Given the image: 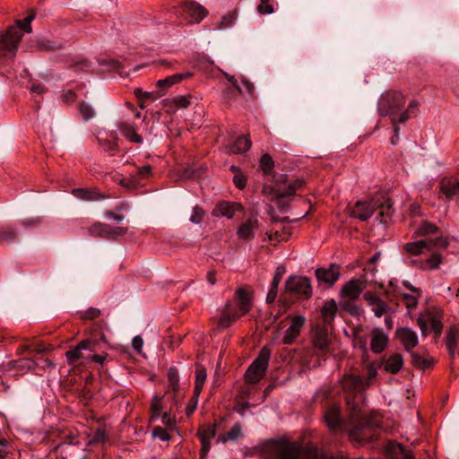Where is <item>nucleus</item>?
Instances as JSON below:
<instances>
[{
	"label": "nucleus",
	"mask_w": 459,
	"mask_h": 459,
	"mask_svg": "<svg viewBox=\"0 0 459 459\" xmlns=\"http://www.w3.org/2000/svg\"><path fill=\"white\" fill-rule=\"evenodd\" d=\"M346 403L349 410L347 421L342 422L340 416V409L335 405L330 406L325 412V421L332 432H337L342 425L347 426L351 440L354 442L370 441L374 438V428L377 426L375 417L364 416L355 396H346Z\"/></svg>",
	"instance_id": "nucleus-1"
},
{
	"label": "nucleus",
	"mask_w": 459,
	"mask_h": 459,
	"mask_svg": "<svg viewBox=\"0 0 459 459\" xmlns=\"http://www.w3.org/2000/svg\"><path fill=\"white\" fill-rule=\"evenodd\" d=\"M254 306V291L246 286L238 287L234 293V301H227L221 311L218 326L228 328L240 317L248 314Z\"/></svg>",
	"instance_id": "nucleus-2"
},
{
	"label": "nucleus",
	"mask_w": 459,
	"mask_h": 459,
	"mask_svg": "<svg viewBox=\"0 0 459 459\" xmlns=\"http://www.w3.org/2000/svg\"><path fill=\"white\" fill-rule=\"evenodd\" d=\"M406 97L401 91L395 90L386 91L378 100V113L382 117H393L404 107Z\"/></svg>",
	"instance_id": "nucleus-3"
},
{
	"label": "nucleus",
	"mask_w": 459,
	"mask_h": 459,
	"mask_svg": "<svg viewBox=\"0 0 459 459\" xmlns=\"http://www.w3.org/2000/svg\"><path fill=\"white\" fill-rule=\"evenodd\" d=\"M22 36L17 26L0 31V58L14 57Z\"/></svg>",
	"instance_id": "nucleus-4"
},
{
	"label": "nucleus",
	"mask_w": 459,
	"mask_h": 459,
	"mask_svg": "<svg viewBox=\"0 0 459 459\" xmlns=\"http://www.w3.org/2000/svg\"><path fill=\"white\" fill-rule=\"evenodd\" d=\"M311 353L313 355H325L330 351L332 340L326 325L316 324L311 327Z\"/></svg>",
	"instance_id": "nucleus-5"
},
{
	"label": "nucleus",
	"mask_w": 459,
	"mask_h": 459,
	"mask_svg": "<svg viewBox=\"0 0 459 459\" xmlns=\"http://www.w3.org/2000/svg\"><path fill=\"white\" fill-rule=\"evenodd\" d=\"M270 357L271 350L268 347H263L256 359L245 373V380L247 383L255 384L264 377L268 368Z\"/></svg>",
	"instance_id": "nucleus-6"
},
{
	"label": "nucleus",
	"mask_w": 459,
	"mask_h": 459,
	"mask_svg": "<svg viewBox=\"0 0 459 459\" xmlns=\"http://www.w3.org/2000/svg\"><path fill=\"white\" fill-rule=\"evenodd\" d=\"M443 314L437 309H429L425 313L419 316L417 319L418 325L421 333L426 336L428 334V325H430L431 331L436 337L440 336L443 330L442 324Z\"/></svg>",
	"instance_id": "nucleus-7"
},
{
	"label": "nucleus",
	"mask_w": 459,
	"mask_h": 459,
	"mask_svg": "<svg viewBox=\"0 0 459 459\" xmlns=\"http://www.w3.org/2000/svg\"><path fill=\"white\" fill-rule=\"evenodd\" d=\"M285 290L290 294L302 295L308 299L312 294L310 281L306 277L291 276L285 282Z\"/></svg>",
	"instance_id": "nucleus-8"
},
{
	"label": "nucleus",
	"mask_w": 459,
	"mask_h": 459,
	"mask_svg": "<svg viewBox=\"0 0 459 459\" xmlns=\"http://www.w3.org/2000/svg\"><path fill=\"white\" fill-rule=\"evenodd\" d=\"M305 186V181L302 178L295 179L288 185V192L278 190L276 197L273 198L280 210H285L292 202L296 191L301 189Z\"/></svg>",
	"instance_id": "nucleus-9"
},
{
	"label": "nucleus",
	"mask_w": 459,
	"mask_h": 459,
	"mask_svg": "<svg viewBox=\"0 0 459 459\" xmlns=\"http://www.w3.org/2000/svg\"><path fill=\"white\" fill-rule=\"evenodd\" d=\"M306 318L303 316H296L291 318L290 327L285 331L282 339L284 344H292L299 336L301 329L305 326Z\"/></svg>",
	"instance_id": "nucleus-10"
},
{
	"label": "nucleus",
	"mask_w": 459,
	"mask_h": 459,
	"mask_svg": "<svg viewBox=\"0 0 459 459\" xmlns=\"http://www.w3.org/2000/svg\"><path fill=\"white\" fill-rule=\"evenodd\" d=\"M363 298L367 301L368 305L371 307L372 311L377 317H381L389 312L390 307L388 304L381 299L377 294L368 291L364 293Z\"/></svg>",
	"instance_id": "nucleus-11"
},
{
	"label": "nucleus",
	"mask_w": 459,
	"mask_h": 459,
	"mask_svg": "<svg viewBox=\"0 0 459 459\" xmlns=\"http://www.w3.org/2000/svg\"><path fill=\"white\" fill-rule=\"evenodd\" d=\"M182 9L190 17L189 23L200 22L208 14V11L203 5L193 1L184 3Z\"/></svg>",
	"instance_id": "nucleus-12"
},
{
	"label": "nucleus",
	"mask_w": 459,
	"mask_h": 459,
	"mask_svg": "<svg viewBox=\"0 0 459 459\" xmlns=\"http://www.w3.org/2000/svg\"><path fill=\"white\" fill-rule=\"evenodd\" d=\"M440 193L447 200L459 196V178L454 177L444 178L439 184Z\"/></svg>",
	"instance_id": "nucleus-13"
},
{
	"label": "nucleus",
	"mask_w": 459,
	"mask_h": 459,
	"mask_svg": "<svg viewBox=\"0 0 459 459\" xmlns=\"http://www.w3.org/2000/svg\"><path fill=\"white\" fill-rule=\"evenodd\" d=\"M340 274V265L336 264H332L328 268H318L316 271V279L330 286L339 279Z\"/></svg>",
	"instance_id": "nucleus-14"
},
{
	"label": "nucleus",
	"mask_w": 459,
	"mask_h": 459,
	"mask_svg": "<svg viewBox=\"0 0 459 459\" xmlns=\"http://www.w3.org/2000/svg\"><path fill=\"white\" fill-rule=\"evenodd\" d=\"M376 205L372 202L358 201L351 210V215L360 221H367L372 216Z\"/></svg>",
	"instance_id": "nucleus-15"
},
{
	"label": "nucleus",
	"mask_w": 459,
	"mask_h": 459,
	"mask_svg": "<svg viewBox=\"0 0 459 459\" xmlns=\"http://www.w3.org/2000/svg\"><path fill=\"white\" fill-rule=\"evenodd\" d=\"M443 255L439 253H433L426 259H412L411 264L423 271L435 270L439 268L443 262Z\"/></svg>",
	"instance_id": "nucleus-16"
},
{
	"label": "nucleus",
	"mask_w": 459,
	"mask_h": 459,
	"mask_svg": "<svg viewBox=\"0 0 459 459\" xmlns=\"http://www.w3.org/2000/svg\"><path fill=\"white\" fill-rule=\"evenodd\" d=\"M258 227V220L256 217L252 216L239 225L237 230V235L240 239L250 240L255 238V231Z\"/></svg>",
	"instance_id": "nucleus-17"
},
{
	"label": "nucleus",
	"mask_w": 459,
	"mask_h": 459,
	"mask_svg": "<svg viewBox=\"0 0 459 459\" xmlns=\"http://www.w3.org/2000/svg\"><path fill=\"white\" fill-rule=\"evenodd\" d=\"M396 336L403 343L406 351H411L418 344V337L414 331L407 327L399 328L396 330Z\"/></svg>",
	"instance_id": "nucleus-18"
},
{
	"label": "nucleus",
	"mask_w": 459,
	"mask_h": 459,
	"mask_svg": "<svg viewBox=\"0 0 459 459\" xmlns=\"http://www.w3.org/2000/svg\"><path fill=\"white\" fill-rule=\"evenodd\" d=\"M403 366V356L399 353H394L382 359L380 368L388 373L397 374L402 369Z\"/></svg>",
	"instance_id": "nucleus-19"
},
{
	"label": "nucleus",
	"mask_w": 459,
	"mask_h": 459,
	"mask_svg": "<svg viewBox=\"0 0 459 459\" xmlns=\"http://www.w3.org/2000/svg\"><path fill=\"white\" fill-rule=\"evenodd\" d=\"M388 336L380 328H375L371 333L370 349L375 353H381L386 347Z\"/></svg>",
	"instance_id": "nucleus-20"
},
{
	"label": "nucleus",
	"mask_w": 459,
	"mask_h": 459,
	"mask_svg": "<svg viewBox=\"0 0 459 459\" xmlns=\"http://www.w3.org/2000/svg\"><path fill=\"white\" fill-rule=\"evenodd\" d=\"M364 287L365 286L361 285L359 280H351L342 286L341 296L348 298L351 300H355L359 297Z\"/></svg>",
	"instance_id": "nucleus-21"
},
{
	"label": "nucleus",
	"mask_w": 459,
	"mask_h": 459,
	"mask_svg": "<svg viewBox=\"0 0 459 459\" xmlns=\"http://www.w3.org/2000/svg\"><path fill=\"white\" fill-rule=\"evenodd\" d=\"M242 208L240 204L230 203V202H220L212 211V214L220 217H227L229 219L233 218L236 211Z\"/></svg>",
	"instance_id": "nucleus-22"
},
{
	"label": "nucleus",
	"mask_w": 459,
	"mask_h": 459,
	"mask_svg": "<svg viewBox=\"0 0 459 459\" xmlns=\"http://www.w3.org/2000/svg\"><path fill=\"white\" fill-rule=\"evenodd\" d=\"M342 386L346 393H356L360 391L363 386V380L359 375H345L342 379Z\"/></svg>",
	"instance_id": "nucleus-23"
},
{
	"label": "nucleus",
	"mask_w": 459,
	"mask_h": 459,
	"mask_svg": "<svg viewBox=\"0 0 459 459\" xmlns=\"http://www.w3.org/2000/svg\"><path fill=\"white\" fill-rule=\"evenodd\" d=\"M337 312V304L334 299H330L325 302L321 308V315L324 321L323 325L329 327L333 321Z\"/></svg>",
	"instance_id": "nucleus-24"
},
{
	"label": "nucleus",
	"mask_w": 459,
	"mask_h": 459,
	"mask_svg": "<svg viewBox=\"0 0 459 459\" xmlns=\"http://www.w3.org/2000/svg\"><path fill=\"white\" fill-rule=\"evenodd\" d=\"M91 343L92 342L89 340H83L80 342L74 349L66 351L65 357L68 364L74 365L76 361L82 357V351L90 349Z\"/></svg>",
	"instance_id": "nucleus-25"
},
{
	"label": "nucleus",
	"mask_w": 459,
	"mask_h": 459,
	"mask_svg": "<svg viewBox=\"0 0 459 459\" xmlns=\"http://www.w3.org/2000/svg\"><path fill=\"white\" fill-rule=\"evenodd\" d=\"M285 273V267L284 266H278L275 271L274 277L273 279L270 291L268 292L266 296V302L267 303H273L278 293V287L279 284L283 277V274Z\"/></svg>",
	"instance_id": "nucleus-26"
},
{
	"label": "nucleus",
	"mask_w": 459,
	"mask_h": 459,
	"mask_svg": "<svg viewBox=\"0 0 459 459\" xmlns=\"http://www.w3.org/2000/svg\"><path fill=\"white\" fill-rule=\"evenodd\" d=\"M251 144L249 134H247L238 137L232 144L227 146V150L229 153H243L250 149Z\"/></svg>",
	"instance_id": "nucleus-27"
},
{
	"label": "nucleus",
	"mask_w": 459,
	"mask_h": 459,
	"mask_svg": "<svg viewBox=\"0 0 459 459\" xmlns=\"http://www.w3.org/2000/svg\"><path fill=\"white\" fill-rule=\"evenodd\" d=\"M192 76H193V74L190 72L176 74L168 76L165 79L159 80L156 82V85L160 88H169L172 85L179 83L183 80L188 79Z\"/></svg>",
	"instance_id": "nucleus-28"
},
{
	"label": "nucleus",
	"mask_w": 459,
	"mask_h": 459,
	"mask_svg": "<svg viewBox=\"0 0 459 459\" xmlns=\"http://www.w3.org/2000/svg\"><path fill=\"white\" fill-rule=\"evenodd\" d=\"M403 249L409 255H420L424 253L425 249L429 251V243L427 240L408 242L403 246Z\"/></svg>",
	"instance_id": "nucleus-29"
},
{
	"label": "nucleus",
	"mask_w": 459,
	"mask_h": 459,
	"mask_svg": "<svg viewBox=\"0 0 459 459\" xmlns=\"http://www.w3.org/2000/svg\"><path fill=\"white\" fill-rule=\"evenodd\" d=\"M118 128L123 134V135L129 141L136 143H141L143 142L142 136L136 133L134 126L133 124L127 122H121L118 124Z\"/></svg>",
	"instance_id": "nucleus-30"
},
{
	"label": "nucleus",
	"mask_w": 459,
	"mask_h": 459,
	"mask_svg": "<svg viewBox=\"0 0 459 459\" xmlns=\"http://www.w3.org/2000/svg\"><path fill=\"white\" fill-rule=\"evenodd\" d=\"M191 95L187 96H178L174 99L165 100L166 105L171 109V111H176L180 108H186L190 105Z\"/></svg>",
	"instance_id": "nucleus-31"
},
{
	"label": "nucleus",
	"mask_w": 459,
	"mask_h": 459,
	"mask_svg": "<svg viewBox=\"0 0 459 459\" xmlns=\"http://www.w3.org/2000/svg\"><path fill=\"white\" fill-rule=\"evenodd\" d=\"M206 369L200 364L196 365L195 368V395L199 396L203 386L206 380Z\"/></svg>",
	"instance_id": "nucleus-32"
},
{
	"label": "nucleus",
	"mask_w": 459,
	"mask_h": 459,
	"mask_svg": "<svg viewBox=\"0 0 459 459\" xmlns=\"http://www.w3.org/2000/svg\"><path fill=\"white\" fill-rule=\"evenodd\" d=\"M438 228L428 221H423L418 230L413 233L414 238L436 234Z\"/></svg>",
	"instance_id": "nucleus-33"
},
{
	"label": "nucleus",
	"mask_w": 459,
	"mask_h": 459,
	"mask_svg": "<svg viewBox=\"0 0 459 459\" xmlns=\"http://www.w3.org/2000/svg\"><path fill=\"white\" fill-rule=\"evenodd\" d=\"M291 231L290 229L288 227H283L281 230H276L273 233H267L269 240L276 242L286 241L289 239Z\"/></svg>",
	"instance_id": "nucleus-34"
},
{
	"label": "nucleus",
	"mask_w": 459,
	"mask_h": 459,
	"mask_svg": "<svg viewBox=\"0 0 459 459\" xmlns=\"http://www.w3.org/2000/svg\"><path fill=\"white\" fill-rule=\"evenodd\" d=\"M411 360L414 367H417L422 370L430 368L433 364L432 359L424 358L418 352H411Z\"/></svg>",
	"instance_id": "nucleus-35"
},
{
	"label": "nucleus",
	"mask_w": 459,
	"mask_h": 459,
	"mask_svg": "<svg viewBox=\"0 0 459 459\" xmlns=\"http://www.w3.org/2000/svg\"><path fill=\"white\" fill-rule=\"evenodd\" d=\"M89 234L93 237H107L109 233V226L97 222L88 229Z\"/></svg>",
	"instance_id": "nucleus-36"
},
{
	"label": "nucleus",
	"mask_w": 459,
	"mask_h": 459,
	"mask_svg": "<svg viewBox=\"0 0 459 459\" xmlns=\"http://www.w3.org/2000/svg\"><path fill=\"white\" fill-rule=\"evenodd\" d=\"M17 232L11 226H4L0 229V243L11 242L16 239Z\"/></svg>",
	"instance_id": "nucleus-37"
},
{
	"label": "nucleus",
	"mask_w": 459,
	"mask_h": 459,
	"mask_svg": "<svg viewBox=\"0 0 459 459\" xmlns=\"http://www.w3.org/2000/svg\"><path fill=\"white\" fill-rule=\"evenodd\" d=\"M241 435V425L239 423H236L230 430H229L225 435L220 437V439L222 443H226L228 440H236Z\"/></svg>",
	"instance_id": "nucleus-38"
},
{
	"label": "nucleus",
	"mask_w": 459,
	"mask_h": 459,
	"mask_svg": "<svg viewBox=\"0 0 459 459\" xmlns=\"http://www.w3.org/2000/svg\"><path fill=\"white\" fill-rule=\"evenodd\" d=\"M119 185L123 186L124 188L127 189L128 191H134L139 186H142L141 182H139L137 177L132 176L131 178H121L119 180Z\"/></svg>",
	"instance_id": "nucleus-39"
},
{
	"label": "nucleus",
	"mask_w": 459,
	"mask_h": 459,
	"mask_svg": "<svg viewBox=\"0 0 459 459\" xmlns=\"http://www.w3.org/2000/svg\"><path fill=\"white\" fill-rule=\"evenodd\" d=\"M456 329L451 327L446 334V346L449 351L450 357L453 358L455 353L456 340H455Z\"/></svg>",
	"instance_id": "nucleus-40"
},
{
	"label": "nucleus",
	"mask_w": 459,
	"mask_h": 459,
	"mask_svg": "<svg viewBox=\"0 0 459 459\" xmlns=\"http://www.w3.org/2000/svg\"><path fill=\"white\" fill-rule=\"evenodd\" d=\"M134 95L139 99L141 102H143L148 100H155L158 97H161L163 93L154 94L153 92L143 91L142 89H135ZM139 106L141 108H143V103H140Z\"/></svg>",
	"instance_id": "nucleus-41"
},
{
	"label": "nucleus",
	"mask_w": 459,
	"mask_h": 459,
	"mask_svg": "<svg viewBox=\"0 0 459 459\" xmlns=\"http://www.w3.org/2000/svg\"><path fill=\"white\" fill-rule=\"evenodd\" d=\"M274 167V162L273 158L265 153L262 155L260 159V168L264 171V174H271Z\"/></svg>",
	"instance_id": "nucleus-42"
},
{
	"label": "nucleus",
	"mask_w": 459,
	"mask_h": 459,
	"mask_svg": "<svg viewBox=\"0 0 459 459\" xmlns=\"http://www.w3.org/2000/svg\"><path fill=\"white\" fill-rule=\"evenodd\" d=\"M293 180H289V178L286 174H281L275 178V186H276V193L278 190H281L282 192H288V185Z\"/></svg>",
	"instance_id": "nucleus-43"
},
{
	"label": "nucleus",
	"mask_w": 459,
	"mask_h": 459,
	"mask_svg": "<svg viewBox=\"0 0 459 459\" xmlns=\"http://www.w3.org/2000/svg\"><path fill=\"white\" fill-rule=\"evenodd\" d=\"M215 434H216V426L215 425L204 426L201 429H199L198 433H197L200 439H202L203 437H206L207 440L212 439L215 436Z\"/></svg>",
	"instance_id": "nucleus-44"
},
{
	"label": "nucleus",
	"mask_w": 459,
	"mask_h": 459,
	"mask_svg": "<svg viewBox=\"0 0 459 459\" xmlns=\"http://www.w3.org/2000/svg\"><path fill=\"white\" fill-rule=\"evenodd\" d=\"M79 110L85 120H90L95 116V111L92 107L85 101L80 103Z\"/></svg>",
	"instance_id": "nucleus-45"
},
{
	"label": "nucleus",
	"mask_w": 459,
	"mask_h": 459,
	"mask_svg": "<svg viewBox=\"0 0 459 459\" xmlns=\"http://www.w3.org/2000/svg\"><path fill=\"white\" fill-rule=\"evenodd\" d=\"M108 438V433L105 429L100 428L98 429L92 437L90 439V445H95L100 443H104Z\"/></svg>",
	"instance_id": "nucleus-46"
},
{
	"label": "nucleus",
	"mask_w": 459,
	"mask_h": 459,
	"mask_svg": "<svg viewBox=\"0 0 459 459\" xmlns=\"http://www.w3.org/2000/svg\"><path fill=\"white\" fill-rule=\"evenodd\" d=\"M33 19H34V16L30 15L23 20H17L13 26H17L21 32H22V30H23L27 33H30L32 30L30 22Z\"/></svg>",
	"instance_id": "nucleus-47"
},
{
	"label": "nucleus",
	"mask_w": 459,
	"mask_h": 459,
	"mask_svg": "<svg viewBox=\"0 0 459 459\" xmlns=\"http://www.w3.org/2000/svg\"><path fill=\"white\" fill-rule=\"evenodd\" d=\"M427 242L429 243V251H431L434 247L446 248L449 245L447 238L444 237L429 239Z\"/></svg>",
	"instance_id": "nucleus-48"
},
{
	"label": "nucleus",
	"mask_w": 459,
	"mask_h": 459,
	"mask_svg": "<svg viewBox=\"0 0 459 459\" xmlns=\"http://www.w3.org/2000/svg\"><path fill=\"white\" fill-rule=\"evenodd\" d=\"M162 398L160 396H154L152 400L151 413L152 418H158L162 410Z\"/></svg>",
	"instance_id": "nucleus-49"
},
{
	"label": "nucleus",
	"mask_w": 459,
	"mask_h": 459,
	"mask_svg": "<svg viewBox=\"0 0 459 459\" xmlns=\"http://www.w3.org/2000/svg\"><path fill=\"white\" fill-rule=\"evenodd\" d=\"M168 379L169 382L170 386L172 387L173 391H177L178 387V370L175 368H170L168 371Z\"/></svg>",
	"instance_id": "nucleus-50"
},
{
	"label": "nucleus",
	"mask_w": 459,
	"mask_h": 459,
	"mask_svg": "<svg viewBox=\"0 0 459 459\" xmlns=\"http://www.w3.org/2000/svg\"><path fill=\"white\" fill-rule=\"evenodd\" d=\"M257 12L260 14H271L274 12V9L270 0H260V4L257 6Z\"/></svg>",
	"instance_id": "nucleus-51"
},
{
	"label": "nucleus",
	"mask_w": 459,
	"mask_h": 459,
	"mask_svg": "<svg viewBox=\"0 0 459 459\" xmlns=\"http://www.w3.org/2000/svg\"><path fill=\"white\" fill-rule=\"evenodd\" d=\"M204 214L205 212L201 207L195 206L193 209V213L190 217V221L193 223L198 224L203 221Z\"/></svg>",
	"instance_id": "nucleus-52"
},
{
	"label": "nucleus",
	"mask_w": 459,
	"mask_h": 459,
	"mask_svg": "<svg viewBox=\"0 0 459 459\" xmlns=\"http://www.w3.org/2000/svg\"><path fill=\"white\" fill-rule=\"evenodd\" d=\"M418 295L403 294V299L404 300L405 306L409 309L415 308L418 305Z\"/></svg>",
	"instance_id": "nucleus-53"
},
{
	"label": "nucleus",
	"mask_w": 459,
	"mask_h": 459,
	"mask_svg": "<svg viewBox=\"0 0 459 459\" xmlns=\"http://www.w3.org/2000/svg\"><path fill=\"white\" fill-rule=\"evenodd\" d=\"M236 89L227 88L223 91V100L227 105H230L233 100H236L237 92Z\"/></svg>",
	"instance_id": "nucleus-54"
},
{
	"label": "nucleus",
	"mask_w": 459,
	"mask_h": 459,
	"mask_svg": "<svg viewBox=\"0 0 459 459\" xmlns=\"http://www.w3.org/2000/svg\"><path fill=\"white\" fill-rule=\"evenodd\" d=\"M152 174V167L150 165H145L142 168H138L136 175L134 177H137L139 182H141V179L150 177Z\"/></svg>",
	"instance_id": "nucleus-55"
},
{
	"label": "nucleus",
	"mask_w": 459,
	"mask_h": 459,
	"mask_svg": "<svg viewBox=\"0 0 459 459\" xmlns=\"http://www.w3.org/2000/svg\"><path fill=\"white\" fill-rule=\"evenodd\" d=\"M152 435L156 437H159L160 439L163 441H168L170 438V436L167 432V430L163 428L157 427L153 429Z\"/></svg>",
	"instance_id": "nucleus-56"
},
{
	"label": "nucleus",
	"mask_w": 459,
	"mask_h": 459,
	"mask_svg": "<svg viewBox=\"0 0 459 459\" xmlns=\"http://www.w3.org/2000/svg\"><path fill=\"white\" fill-rule=\"evenodd\" d=\"M100 315V310L99 308L91 307L83 313V315L82 316V318L84 320L94 319V318L99 317Z\"/></svg>",
	"instance_id": "nucleus-57"
},
{
	"label": "nucleus",
	"mask_w": 459,
	"mask_h": 459,
	"mask_svg": "<svg viewBox=\"0 0 459 459\" xmlns=\"http://www.w3.org/2000/svg\"><path fill=\"white\" fill-rule=\"evenodd\" d=\"M235 19H236L235 13H229V14L223 16L221 19V24H220V28H225L227 26L231 25L233 23V22L235 21Z\"/></svg>",
	"instance_id": "nucleus-58"
},
{
	"label": "nucleus",
	"mask_w": 459,
	"mask_h": 459,
	"mask_svg": "<svg viewBox=\"0 0 459 459\" xmlns=\"http://www.w3.org/2000/svg\"><path fill=\"white\" fill-rule=\"evenodd\" d=\"M99 143L105 148L107 152L117 151L118 146L117 143H112L108 140H99Z\"/></svg>",
	"instance_id": "nucleus-59"
},
{
	"label": "nucleus",
	"mask_w": 459,
	"mask_h": 459,
	"mask_svg": "<svg viewBox=\"0 0 459 459\" xmlns=\"http://www.w3.org/2000/svg\"><path fill=\"white\" fill-rule=\"evenodd\" d=\"M234 184L239 189H243L246 186V184H247L246 177L243 174H241V173L236 174L234 176Z\"/></svg>",
	"instance_id": "nucleus-60"
},
{
	"label": "nucleus",
	"mask_w": 459,
	"mask_h": 459,
	"mask_svg": "<svg viewBox=\"0 0 459 459\" xmlns=\"http://www.w3.org/2000/svg\"><path fill=\"white\" fill-rule=\"evenodd\" d=\"M263 194L273 201L276 197V186H264Z\"/></svg>",
	"instance_id": "nucleus-61"
},
{
	"label": "nucleus",
	"mask_w": 459,
	"mask_h": 459,
	"mask_svg": "<svg viewBox=\"0 0 459 459\" xmlns=\"http://www.w3.org/2000/svg\"><path fill=\"white\" fill-rule=\"evenodd\" d=\"M394 453L399 452L401 455H403V459H414L413 455L410 452L405 450V448L402 445L397 444L396 446H394Z\"/></svg>",
	"instance_id": "nucleus-62"
},
{
	"label": "nucleus",
	"mask_w": 459,
	"mask_h": 459,
	"mask_svg": "<svg viewBox=\"0 0 459 459\" xmlns=\"http://www.w3.org/2000/svg\"><path fill=\"white\" fill-rule=\"evenodd\" d=\"M127 231L126 228L124 227H116L113 230L109 229V233L108 235V238H116L118 236H124Z\"/></svg>",
	"instance_id": "nucleus-63"
},
{
	"label": "nucleus",
	"mask_w": 459,
	"mask_h": 459,
	"mask_svg": "<svg viewBox=\"0 0 459 459\" xmlns=\"http://www.w3.org/2000/svg\"><path fill=\"white\" fill-rule=\"evenodd\" d=\"M241 82H242L243 87H244L243 93L247 92V93L252 95L254 93V91H255L254 84L251 82H249L247 79H246V78H243L241 80Z\"/></svg>",
	"instance_id": "nucleus-64"
}]
</instances>
